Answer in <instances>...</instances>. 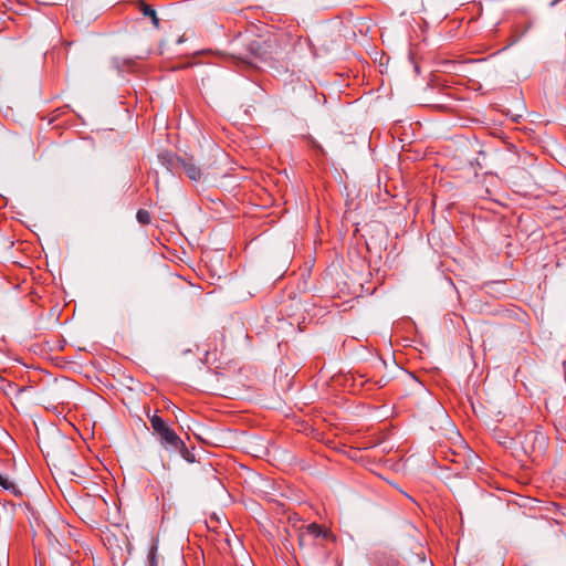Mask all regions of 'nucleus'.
<instances>
[{"label": "nucleus", "instance_id": "f257e3e1", "mask_svg": "<svg viewBox=\"0 0 566 566\" xmlns=\"http://www.w3.org/2000/svg\"><path fill=\"white\" fill-rule=\"evenodd\" d=\"M297 532L298 546L306 553H311L314 547L322 545L324 539L332 538L329 531L316 523L303 525Z\"/></svg>", "mask_w": 566, "mask_h": 566}, {"label": "nucleus", "instance_id": "f03ea898", "mask_svg": "<svg viewBox=\"0 0 566 566\" xmlns=\"http://www.w3.org/2000/svg\"><path fill=\"white\" fill-rule=\"evenodd\" d=\"M148 419L154 433L158 437L160 444L166 450H170L171 447L181 446V439L160 416L157 413L148 415Z\"/></svg>", "mask_w": 566, "mask_h": 566}, {"label": "nucleus", "instance_id": "7ed1b4c3", "mask_svg": "<svg viewBox=\"0 0 566 566\" xmlns=\"http://www.w3.org/2000/svg\"><path fill=\"white\" fill-rule=\"evenodd\" d=\"M178 161L190 180L198 181L201 178V169L192 161V159H178Z\"/></svg>", "mask_w": 566, "mask_h": 566}, {"label": "nucleus", "instance_id": "20e7f679", "mask_svg": "<svg viewBox=\"0 0 566 566\" xmlns=\"http://www.w3.org/2000/svg\"><path fill=\"white\" fill-rule=\"evenodd\" d=\"M526 439H531L533 441V452L537 454H542L548 446V440L542 432H531Z\"/></svg>", "mask_w": 566, "mask_h": 566}, {"label": "nucleus", "instance_id": "39448f33", "mask_svg": "<svg viewBox=\"0 0 566 566\" xmlns=\"http://www.w3.org/2000/svg\"><path fill=\"white\" fill-rule=\"evenodd\" d=\"M136 61L134 59H112V66L118 71V73H123L125 71L133 70Z\"/></svg>", "mask_w": 566, "mask_h": 566}, {"label": "nucleus", "instance_id": "423d86ee", "mask_svg": "<svg viewBox=\"0 0 566 566\" xmlns=\"http://www.w3.org/2000/svg\"><path fill=\"white\" fill-rule=\"evenodd\" d=\"M169 451H178L187 462L193 463L196 461L195 454L186 447L182 440L181 446L171 447Z\"/></svg>", "mask_w": 566, "mask_h": 566}, {"label": "nucleus", "instance_id": "0eeeda50", "mask_svg": "<svg viewBox=\"0 0 566 566\" xmlns=\"http://www.w3.org/2000/svg\"><path fill=\"white\" fill-rule=\"evenodd\" d=\"M143 12H144V15H146V17L151 19L153 24L156 28H159V19L157 18L155 9H153L149 6H145L144 9H143Z\"/></svg>", "mask_w": 566, "mask_h": 566}, {"label": "nucleus", "instance_id": "6e6552de", "mask_svg": "<svg viewBox=\"0 0 566 566\" xmlns=\"http://www.w3.org/2000/svg\"><path fill=\"white\" fill-rule=\"evenodd\" d=\"M136 219L142 224H148L151 221L150 213L145 209H139L136 213Z\"/></svg>", "mask_w": 566, "mask_h": 566}, {"label": "nucleus", "instance_id": "1a4fd4ad", "mask_svg": "<svg viewBox=\"0 0 566 566\" xmlns=\"http://www.w3.org/2000/svg\"><path fill=\"white\" fill-rule=\"evenodd\" d=\"M149 566H158L157 562V545L153 544L148 552Z\"/></svg>", "mask_w": 566, "mask_h": 566}, {"label": "nucleus", "instance_id": "9d476101", "mask_svg": "<svg viewBox=\"0 0 566 566\" xmlns=\"http://www.w3.org/2000/svg\"><path fill=\"white\" fill-rule=\"evenodd\" d=\"M0 485L4 490H12V489H14V483L12 481H10L8 478L3 476L2 474H0Z\"/></svg>", "mask_w": 566, "mask_h": 566}, {"label": "nucleus", "instance_id": "9b49d317", "mask_svg": "<svg viewBox=\"0 0 566 566\" xmlns=\"http://www.w3.org/2000/svg\"><path fill=\"white\" fill-rule=\"evenodd\" d=\"M260 45L258 42L253 41L249 44V51L253 56L259 54Z\"/></svg>", "mask_w": 566, "mask_h": 566}, {"label": "nucleus", "instance_id": "f8f14e48", "mask_svg": "<svg viewBox=\"0 0 566 566\" xmlns=\"http://www.w3.org/2000/svg\"><path fill=\"white\" fill-rule=\"evenodd\" d=\"M27 388H20L18 387L17 385L14 384H8V391L7 394H10V392H22V391H25Z\"/></svg>", "mask_w": 566, "mask_h": 566}, {"label": "nucleus", "instance_id": "ddd939ff", "mask_svg": "<svg viewBox=\"0 0 566 566\" xmlns=\"http://www.w3.org/2000/svg\"><path fill=\"white\" fill-rule=\"evenodd\" d=\"M387 382H388V379H385V378H380V379L376 380V385L378 387H384L387 385Z\"/></svg>", "mask_w": 566, "mask_h": 566}, {"label": "nucleus", "instance_id": "4468645a", "mask_svg": "<svg viewBox=\"0 0 566 566\" xmlns=\"http://www.w3.org/2000/svg\"><path fill=\"white\" fill-rule=\"evenodd\" d=\"M242 63H245V64H249V65H253V62L251 60H248L245 57H240L239 59Z\"/></svg>", "mask_w": 566, "mask_h": 566}]
</instances>
